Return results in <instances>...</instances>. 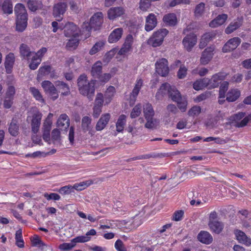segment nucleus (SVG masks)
Segmentation results:
<instances>
[{
	"label": "nucleus",
	"mask_w": 251,
	"mask_h": 251,
	"mask_svg": "<svg viewBox=\"0 0 251 251\" xmlns=\"http://www.w3.org/2000/svg\"><path fill=\"white\" fill-rule=\"evenodd\" d=\"M168 94L171 99L177 103L178 108L182 112H185L188 104L187 99L182 96L179 91L175 87H171L168 83L162 84L156 94V97L159 99L165 95Z\"/></svg>",
	"instance_id": "f257e3e1"
},
{
	"label": "nucleus",
	"mask_w": 251,
	"mask_h": 251,
	"mask_svg": "<svg viewBox=\"0 0 251 251\" xmlns=\"http://www.w3.org/2000/svg\"><path fill=\"white\" fill-rule=\"evenodd\" d=\"M96 80L88 81L85 75H82L77 79V86L80 94L92 100L95 94Z\"/></svg>",
	"instance_id": "f03ea898"
},
{
	"label": "nucleus",
	"mask_w": 251,
	"mask_h": 251,
	"mask_svg": "<svg viewBox=\"0 0 251 251\" xmlns=\"http://www.w3.org/2000/svg\"><path fill=\"white\" fill-rule=\"evenodd\" d=\"M16 16V29L19 32H23L27 25V13L25 6L22 3L16 4L14 8Z\"/></svg>",
	"instance_id": "7ed1b4c3"
},
{
	"label": "nucleus",
	"mask_w": 251,
	"mask_h": 251,
	"mask_svg": "<svg viewBox=\"0 0 251 251\" xmlns=\"http://www.w3.org/2000/svg\"><path fill=\"white\" fill-rule=\"evenodd\" d=\"M103 23V15L102 12L95 13L91 18L90 22H84L82 25V32H86V38L90 36V32L92 28L99 29Z\"/></svg>",
	"instance_id": "20e7f679"
},
{
	"label": "nucleus",
	"mask_w": 251,
	"mask_h": 251,
	"mask_svg": "<svg viewBox=\"0 0 251 251\" xmlns=\"http://www.w3.org/2000/svg\"><path fill=\"white\" fill-rule=\"evenodd\" d=\"M168 31L166 29H160L154 32L152 36L148 39V44L153 47L161 46L165 37L168 34Z\"/></svg>",
	"instance_id": "39448f33"
},
{
	"label": "nucleus",
	"mask_w": 251,
	"mask_h": 251,
	"mask_svg": "<svg viewBox=\"0 0 251 251\" xmlns=\"http://www.w3.org/2000/svg\"><path fill=\"white\" fill-rule=\"evenodd\" d=\"M41 86L45 93L49 98L54 101L59 97V92L57 88L49 80H44L41 83Z\"/></svg>",
	"instance_id": "423d86ee"
},
{
	"label": "nucleus",
	"mask_w": 251,
	"mask_h": 251,
	"mask_svg": "<svg viewBox=\"0 0 251 251\" xmlns=\"http://www.w3.org/2000/svg\"><path fill=\"white\" fill-rule=\"evenodd\" d=\"M42 114L37 110L33 109V113L30 112L27 117V121H31L32 131L37 133L39 129Z\"/></svg>",
	"instance_id": "0eeeda50"
},
{
	"label": "nucleus",
	"mask_w": 251,
	"mask_h": 251,
	"mask_svg": "<svg viewBox=\"0 0 251 251\" xmlns=\"http://www.w3.org/2000/svg\"><path fill=\"white\" fill-rule=\"evenodd\" d=\"M236 126L241 127L246 126L251 121V114L246 115L245 113L238 112L231 117L230 119Z\"/></svg>",
	"instance_id": "6e6552de"
},
{
	"label": "nucleus",
	"mask_w": 251,
	"mask_h": 251,
	"mask_svg": "<svg viewBox=\"0 0 251 251\" xmlns=\"http://www.w3.org/2000/svg\"><path fill=\"white\" fill-rule=\"evenodd\" d=\"M64 34L65 36L68 37L72 38L78 37L80 33L86 34V32H82V28L81 30H79L75 25L71 22L67 23L64 26Z\"/></svg>",
	"instance_id": "1a4fd4ad"
},
{
	"label": "nucleus",
	"mask_w": 251,
	"mask_h": 251,
	"mask_svg": "<svg viewBox=\"0 0 251 251\" xmlns=\"http://www.w3.org/2000/svg\"><path fill=\"white\" fill-rule=\"evenodd\" d=\"M155 71L162 76H166L169 73L168 60L165 58H161L155 63Z\"/></svg>",
	"instance_id": "9d476101"
},
{
	"label": "nucleus",
	"mask_w": 251,
	"mask_h": 251,
	"mask_svg": "<svg viewBox=\"0 0 251 251\" xmlns=\"http://www.w3.org/2000/svg\"><path fill=\"white\" fill-rule=\"evenodd\" d=\"M197 43V36L194 33L187 35L182 40V45L185 50L190 51Z\"/></svg>",
	"instance_id": "9b49d317"
},
{
	"label": "nucleus",
	"mask_w": 251,
	"mask_h": 251,
	"mask_svg": "<svg viewBox=\"0 0 251 251\" xmlns=\"http://www.w3.org/2000/svg\"><path fill=\"white\" fill-rule=\"evenodd\" d=\"M125 10L122 7H112L110 8L107 12V18L112 21H114L121 17L125 14Z\"/></svg>",
	"instance_id": "f8f14e48"
},
{
	"label": "nucleus",
	"mask_w": 251,
	"mask_h": 251,
	"mask_svg": "<svg viewBox=\"0 0 251 251\" xmlns=\"http://www.w3.org/2000/svg\"><path fill=\"white\" fill-rule=\"evenodd\" d=\"M66 8L67 4L65 2H59L54 5L53 15L59 22L62 20L61 16L65 13Z\"/></svg>",
	"instance_id": "ddd939ff"
},
{
	"label": "nucleus",
	"mask_w": 251,
	"mask_h": 251,
	"mask_svg": "<svg viewBox=\"0 0 251 251\" xmlns=\"http://www.w3.org/2000/svg\"><path fill=\"white\" fill-rule=\"evenodd\" d=\"M124 30L122 27H118L113 29L109 34L107 41L109 43H116L122 38Z\"/></svg>",
	"instance_id": "4468645a"
},
{
	"label": "nucleus",
	"mask_w": 251,
	"mask_h": 251,
	"mask_svg": "<svg viewBox=\"0 0 251 251\" xmlns=\"http://www.w3.org/2000/svg\"><path fill=\"white\" fill-rule=\"evenodd\" d=\"M241 41L238 37H234L229 39L224 46L223 51L227 52L235 49L240 44Z\"/></svg>",
	"instance_id": "2eb2a0df"
},
{
	"label": "nucleus",
	"mask_w": 251,
	"mask_h": 251,
	"mask_svg": "<svg viewBox=\"0 0 251 251\" xmlns=\"http://www.w3.org/2000/svg\"><path fill=\"white\" fill-rule=\"evenodd\" d=\"M227 74L221 72L213 75L211 79H209L208 87L213 88L218 87L220 82L226 78Z\"/></svg>",
	"instance_id": "dca6fc26"
},
{
	"label": "nucleus",
	"mask_w": 251,
	"mask_h": 251,
	"mask_svg": "<svg viewBox=\"0 0 251 251\" xmlns=\"http://www.w3.org/2000/svg\"><path fill=\"white\" fill-rule=\"evenodd\" d=\"M214 50L215 48L213 46H210L204 50L200 59L201 64L206 65L209 63L213 57Z\"/></svg>",
	"instance_id": "f3484780"
},
{
	"label": "nucleus",
	"mask_w": 251,
	"mask_h": 251,
	"mask_svg": "<svg viewBox=\"0 0 251 251\" xmlns=\"http://www.w3.org/2000/svg\"><path fill=\"white\" fill-rule=\"evenodd\" d=\"M133 43V37L131 35H128L126 39L125 42L122 48L118 52L121 55H127L132 51V44Z\"/></svg>",
	"instance_id": "a211bd4d"
},
{
	"label": "nucleus",
	"mask_w": 251,
	"mask_h": 251,
	"mask_svg": "<svg viewBox=\"0 0 251 251\" xmlns=\"http://www.w3.org/2000/svg\"><path fill=\"white\" fill-rule=\"evenodd\" d=\"M111 115L109 113L102 114L96 124V129L97 131H101L108 124Z\"/></svg>",
	"instance_id": "6ab92c4d"
},
{
	"label": "nucleus",
	"mask_w": 251,
	"mask_h": 251,
	"mask_svg": "<svg viewBox=\"0 0 251 251\" xmlns=\"http://www.w3.org/2000/svg\"><path fill=\"white\" fill-rule=\"evenodd\" d=\"M234 234L236 239L240 243L247 246H250L251 245V238L248 237L242 231L236 229L234 231Z\"/></svg>",
	"instance_id": "aec40b11"
},
{
	"label": "nucleus",
	"mask_w": 251,
	"mask_h": 251,
	"mask_svg": "<svg viewBox=\"0 0 251 251\" xmlns=\"http://www.w3.org/2000/svg\"><path fill=\"white\" fill-rule=\"evenodd\" d=\"M157 25V19L154 14H150L146 19L145 29L147 31L152 30Z\"/></svg>",
	"instance_id": "412c9836"
},
{
	"label": "nucleus",
	"mask_w": 251,
	"mask_h": 251,
	"mask_svg": "<svg viewBox=\"0 0 251 251\" xmlns=\"http://www.w3.org/2000/svg\"><path fill=\"white\" fill-rule=\"evenodd\" d=\"M56 125L61 129H66L70 125V120L68 116L65 114H61L57 121Z\"/></svg>",
	"instance_id": "4be33fe9"
},
{
	"label": "nucleus",
	"mask_w": 251,
	"mask_h": 251,
	"mask_svg": "<svg viewBox=\"0 0 251 251\" xmlns=\"http://www.w3.org/2000/svg\"><path fill=\"white\" fill-rule=\"evenodd\" d=\"M14 62L15 55L13 53H9L6 56L4 65L7 74L11 73Z\"/></svg>",
	"instance_id": "5701e85b"
},
{
	"label": "nucleus",
	"mask_w": 251,
	"mask_h": 251,
	"mask_svg": "<svg viewBox=\"0 0 251 251\" xmlns=\"http://www.w3.org/2000/svg\"><path fill=\"white\" fill-rule=\"evenodd\" d=\"M240 91L237 88L230 89L226 95V99L228 101L233 102L236 100L240 96Z\"/></svg>",
	"instance_id": "b1692460"
},
{
	"label": "nucleus",
	"mask_w": 251,
	"mask_h": 251,
	"mask_svg": "<svg viewBox=\"0 0 251 251\" xmlns=\"http://www.w3.org/2000/svg\"><path fill=\"white\" fill-rule=\"evenodd\" d=\"M198 239L199 241L205 244H210L213 241L212 236L209 232L205 231H201L199 233Z\"/></svg>",
	"instance_id": "393cba45"
},
{
	"label": "nucleus",
	"mask_w": 251,
	"mask_h": 251,
	"mask_svg": "<svg viewBox=\"0 0 251 251\" xmlns=\"http://www.w3.org/2000/svg\"><path fill=\"white\" fill-rule=\"evenodd\" d=\"M227 18V15L225 14L219 15L216 18L209 23V26L212 28L217 27L223 25Z\"/></svg>",
	"instance_id": "a878e982"
},
{
	"label": "nucleus",
	"mask_w": 251,
	"mask_h": 251,
	"mask_svg": "<svg viewBox=\"0 0 251 251\" xmlns=\"http://www.w3.org/2000/svg\"><path fill=\"white\" fill-rule=\"evenodd\" d=\"M216 34L215 32L206 33L203 34L200 40L199 47L201 49L204 48L208 42L215 38Z\"/></svg>",
	"instance_id": "bb28decb"
},
{
	"label": "nucleus",
	"mask_w": 251,
	"mask_h": 251,
	"mask_svg": "<svg viewBox=\"0 0 251 251\" xmlns=\"http://www.w3.org/2000/svg\"><path fill=\"white\" fill-rule=\"evenodd\" d=\"M126 116L121 115L118 118L116 123V129L118 132H122L126 123Z\"/></svg>",
	"instance_id": "cd10ccee"
},
{
	"label": "nucleus",
	"mask_w": 251,
	"mask_h": 251,
	"mask_svg": "<svg viewBox=\"0 0 251 251\" xmlns=\"http://www.w3.org/2000/svg\"><path fill=\"white\" fill-rule=\"evenodd\" d=\"M102 63L100 61L96 62L92 67L91 70V75L94 77L98 78L102 72Z\"/></svg>",
	"instance_id": "c85d7f7f"
},
{
	"label": "nucleus",
	"mask_w": 251,
	"mask_h": 251,
	"mask_svg": "<svg viewBox=\"0 0 251 251\" xmlns=\"http://www.w3.org/2000/svg\"><path fill=\"white\" fill-rule=\"evenodd\" d=\"M115 92L116 90L114 87L110 86L107 88L103 96L105 99V105H108L111 102Z\"/></svg>",
	"instance_id": "c756f323"
},
{
	"label": "nucleus",
	"mask_w": 251,
	"mask_h": 251,
	"mask_svg": "<svg viewBox=\"0 0 251 251\" xmlns=\"http://www.w3.org/2000/svg\"><path fill=\"white\" fill-rule=\"evenodd\" d=\"M29 90L30 93L36 100L43 104L45 103V100L43 96L39 89L35 87H31Z\"/></svg>",
	"instance_id": "7c9ffc66"
},
{
	"label": "nucleus",
	"mask_w": 251,
	"mask_h": 251,
	"mask_svg": "<svg viewBox=\"0 0 251 251\" xmlns=\"http://www.w3.org/2000/svg\"><path fill=\"white\" fill-rule=\"evenodd\" d=\"M209 79L204 78L196 80L193 83V88L197 91L202 90L206 87H208Z\"/></svg>",
	"instance_id": "2f4dec72"
},
{
	"label": "nucleus",
	"mask_w": 251,
	"mask_h": 251,
	"mask_svg": "<svg viewBox=\"0 0 251 251\" xmlns=\"http://www.w3.org/2000/svg\"><path fill=\"white\" fill-rule=\"evenodd\" d=\"M163 20L166 24L171 26L175 25L177 23L176 16L174 13L165 15L163 17Z\"/></svg>",
	"instance_id": "473e14b6"
},
{
	"label": "nucleus",
	"mask_w": 251,
	"mask_h": 251,
	"mask_svg": "<svg viewBox=\"0 0 251 251\" xmlns=\"http://www.w3.org/2000/svg\"><path fill=\"white\" fill-rule=\"evenodd\" d=\"M105 44V41L104 40H100L97 42L89 50L90 55H94L99 52L104 48Z\"/></svg>",
	"instance_id": "72a5a7b5"
},
{
	"label": "nucleus",
	"mask_w": 251,
	"mask_h": 251,
	"mask_svg": "<svg viewBox=\"0 0 251 251\" xmlns=\"http://www.w3.org/2000/svg\"><path fill=\"white\" fill-rule=\"evenodd\" d=\"M242 19H237V21L231 23L225 29L226 34H230L242 25Z\"/></svg>",
	"instance_id": "f704fd0d"
},
{
	"label": "nucleus",
	"mask_w": 251,
	"mask_h": 251,
	"mask_svg": "<svg viewBox=\"0 0 251 251\" xmlns=\"http://www.w3.org/2000/svg\"><path fill=\"white\" fill-rule=\"evenodd\" d=\"M208 225L210 229L217 234L220 233L223 228V224L218 221L210 222Z\"/></svg>",
	"instance_id": "c9c22d12"
},
{
	"label": "nucleus",
	"mask_w": 251,
	"mask_h": 251,
	"mask_svg": "<svg viewBox=\"0 0 251 251\" xmlns=\"http://www.w3.org/2000/svg\"><path fill=\"white\" fill-rule=\"evenodd\" d=\"M1 9L4 13L10 14L13 12V5L11 0H5L1 5Z\"/></svg>",
	"instance_id": "e433bc0d"
},
{
	"label": "nucleus",
	"mask_w": 251,
	"mask_h": 251,
	"mask_svg": "<svg viewBox=\"0 0 251 251\" xmlns=\"http://www.w3.org/2000/svg\"><path fill=\"white\" fill-rule=\"evenodd\" d=\"M143 112L145 118L149 119L153 117L154 115V111L152 105L150 103H146L144 105Z\"/></svg>",
	"instance_id": "4c0bfd02"
},
{
	"label": "nucleus",
	"mask_w": 251,
	"mask_h": 251,
	"mask_svg": "<svg viewBox=\"0 0 251 251\" xmlns=\"http://www.w3.org/2000/svg\"><path fill=\"white\" fill-rule=\"evenodd\" d=\"M56 87L61 91V95L64 96L68 95L70 94L69 87L62 81H58L56 82Z\"/></svg>",
	"instance_id": "58836bf2"
},
{
	"label": "nucleus",
	"mask_w": 251,
	"mask_h": 251,
	"mask_svg": "<svg viewBox=\"0 0 251 251\" xmlns=\"http://www.w3.org/2000/svg\"><path fill=\"white\" fill-rule=\"evenodd\" d=\"M8 131L9 133L13 136H16L19 133V126L17 124V122L13 119L11 122Z\"/></svg>",
	"instance_id": "ea45409f"
},
{
	"label": "nucleus",
	"mask_w": 251,
	"mask_h": 251,
	"mask_svg": "<svg viewBox=\"0 0 251 251\" xmlns=\"http://www.w3.org/2000/svg\"><path fill=\"white\" fill-rule=\"evenodd\" d=\"M92 184L91 180H87L85 181L80 182L79 183H75L73 186V190L82 191Z\"/></svg>",
	"instance_id": "a19ab883"
},
{
	"label": "nucleus",
	"mask_w": 251,
	"mask_h": 251,
	"mask_svg": "<svg viewBox=\"0 0 251 251\" xmlns=\"http://www.w3.org/2000/svg\"><path fill=\"white\" fill-rule=\"evenodd\" d=\"M15 240L16 244L18 247L20 248L24 247V241L23 238L22 230L21 229H19L16 231L15 233Z\"/></svg>",
	"instance_id": "79ce46f5"
},
{
	"label": "nucleus",
	"mask_w": 251,
	"mask_h": 251,
	"mask_svg": "<svg viewBox=\"0 0 251 251\" xmlns=\"http://www.w3.org/2000/svg\"><path fill=\"white\" fill-rule=\"evenodd\" d=\"M20 50L21 55L24 57H26L28 58L32 54L30 48L26 44H22L20 46Z\"/></svg>",
	"instance_id": "37998d69"
},
{
	"label": "nucleus",
	"mask_w": 251,
	"mask_h": 251,
	"mask_svg": "<svg viewBox=\"0 0 251 251\" xmlns=\"http://www.w3.org/2000/svg\"><path fill=\"white\" fill-rule=\"evenodd\" d=\"M78 37H72L69 40L66 45V47L69 50H74L76 48L79 43Z\"/></svg>",
	"instance_id": "c03bdc74"
},
{
	"label": "nucleus",
	"mask_w": 251,
	"mask_h": 251,
	"mask_svg": "<svg viewBox=\"0 0 251 251\" xmlns=\"http://www.w3.org/2000/svg\"><path fill=\"white\" fill-rule=\"evenodd\" d=\"M118 50L117 48H113L104 55L103 61L106 63H108L116 54Z\"/></svg>",
	"instance_id": "a18cd8bd"
},
{
	"label": "nucleus",
	"mask_w": 251,
	"mask_h": 251,
	"mask_svg": "<svg viewBox=\"0 0 251 251\" xmlns=\"http://www.w3.org/2000/svg\"><path fill=\"white\" fill-rule=\"evenodd\" d=\"M27 5L29 9L32 11H35L42 7V4L40 2L34 0H29L27 2Z\"/></svg>",
	"instance_id": "49530a36"
},
{
	"label": "nucleus",
	"mask_w": 251,
	"mask_h": 251,
	"mask_svg": "<svg viewBox=\"0 0 251 251\" xmlns=\"http://www.w3.org/2000/svg\"><path fill=\"white\" fill-rule=\"evenodd\" d=\"M142 112V106L141 104L136 105L130 113V117L132 119L138 117L140 115Z\"/></svg>",
	"instance_id": "de8ad7c7"
},
{
	"label": "nucleus",
	"mask_w": 251,
	"mask_h": 251,
	"mask_svg": "<svg viewBox=\"0 0 251 251\" xmlns=\"http://www.w3.org/2000/svg\"><path fill=\"white\" fill-rule=\"evenodd\" d=\"M94 105L102 107L105 105V99H104L103 95L101 93H98L96 97Z\"/></svg>",
	"instance_id": "09e8293b"
},
{
	"label": "nucleus",
	"mask_w": 251,
	"mask_h": 251,
	"mask_svg": "<svg viewBox=\"0 0 251 251\" xmlns=\"http://www.w3.org/2000/svg\"><path fill=\"white\" fill-rule=\"evenodd\" d=\"M75 246V244L74 242H73V239L71 240V242L70 243H64L60 244L58 248L61 251H68L72 248H73Z\"/></svg>",
	"instance_id": "8fccbe9b"
},
{
	"label": "nucleus",
	"mask_w": 251,
	"mask_h": 251,
	"mask_svg": "<svg viewBox=\"0 0 251 251\" xmlns=\"http://www.w3.org/2000/svg\"><path fill=\"white\" fill-rule=\"evenodd\" d=\"M147 122L145 124V127L147 128H153L155 127L158 124V121L153 117L145 118Z\"/></svg>",
	"instance_id": "3c124183"
},
{
	"label": "nucleus",
	"mask_w": 251,
	"mask_h": 251,
	"mask_svg": "<svg viewBox=\"0 0 251 251\" xmlns=\"http://www.w3.org/2000/svg\"><path fill=\"white\" fill-rule=\"evenodd\" d=\"M57 191L60 194L63 195H69L74 192L73 187L70 185L62 187Z\"/></svg>",
	"instance_id": "603ef678"
},
{
	"label": "nucleus",
	"mask_w": 251,
	"mask_h": 251,
	"mask_svg": "<svg viewBox=\"0 0 251 251\" xmlns=\"http://www.w3.org/2000/svg\"><path fill=\"white\" fill-rule=\"evenodd\" d=\"M229 83L227 81L223 82L220 87L219 90V98L224 99L225 97V93L227 91Z\"/></svg>",
	"instance_id": "864d4df0"
},
{
	"label": "nucleus",
	"mask_w": 251,
	"mask_h": 251,
	"mask_svg": "<svg viewBox=\"0 0 251 251\" xmlns=\"http://www.w3.org/2000/svg\"><path fill=\"white\" fill-rule=\"evenodd\" d=\"M53 116V114L49 113L48 117L45 120L43 125V129L50 130L52 125V119Z\"/></svg>",
	"instance_id": "5fc2aeb1"
},
{
	"label": "nucleus",
	"mask_w": 251,
	"mask_h": 251,
	"mask_svg": "<svg viewBox=\"0 0 251 251\" xmlns=\"http://www.w3.org/2000/svg\"><path fill=\"white\" fill-rule=\"evenodd\" d=\"M92 119L88 116L84 117L82 119V127L83 129L86 131L89 130L90 129V125L91 123Z\"/></svg>",
	"instance_id": "6e6d98bb"
},
{
	"label": "nucleus",
	"mask_w": 251,
	"mask_h": 251,
	"mask_svg": "<svg viewBox=\"0 0 251 251\" xmlns=\"http://www.w3.org/2000/svg\"><path fill=\"white\" fill-rule=\"evenodd\" d=\"M41 62V60L40 58H37L33 55L29 63V67L30 69L34 70L37 68Z\"/></svg>",
	"instance_id": "4d7b16f0"
},
{
	"label": "nucleus",
	"mask_w": 251,
	"mask_h": 251,
	"mask_svg": "<svg viewBox=\"0 0 251 251\" xmlns=\"http://www.w3.org/2000/svg\"><path fill=\"white\" fill-rule=\"evenodd\" d=\"M187 68L184 65H182L177 72V75L179 79L184 78L187 75Z\"/></svg>",
	"instance_id": "13d9d810"
},
{
	"label": "nucleus",
	"mask_w": 251,
	"mask_h": 251,
	"mask_svg": "<svg viewBox=\"0 0 251 251\" xmlns=\"http://www.w3.org/2000/svg\"><path fill=\"white\" fill-rule=\"evenodd\" d=\"M91 237H88L85 234V235L79 236L73 239V242L75 244L76 243H85L91 240Z\"/></svg>",
	"instance_id": "bf43d9fd"
},
{
	"label": "nucleus",
	"mask_w": 251,
	"mask_h": 251,
	"mask_svg": "<svg viewBox=\"0 0 251 251\" xmlns=\"http://www.w3.org/2000/svg\"><path fill=\"white\" fill-rule=\"evenodd\" d=\"M51 70V67L49 65H46L40 67L39 70V74L38 77L40 76L47 75L49 74Z\"/></svg>",
	"instance_id": "052dcab7"
},
{
	"label": "nucleus",
	"mask_w": 251,
	"mask_h": 251,
	"mask_svg": "<svg viewBox=\"0 0 251 251\" xmlns=\"http://www.w3.org/2000/svg\"><path fill=\"white\" fill-rule=\"evenodd\" d=\"M44 196L45 198L47 199V200L50 201L51 200L54 201H59L61 199V197L57 193H50L48 194V193H45L44 194Z\"/></svg>",
	"instance_id": "680f3d73"
},
{
	"label": "nucleus",
	"mask_w": 251,
	"mask_h": 251,
	"mask_svg": "<svg viewBox=\"0 0 251 251\" xmlns=\"http://www.w3.org/2000/svg\"><path fill=\"white\" fill-rule=\"evenodd\" d=\"M151 6L150 0H141L140 9L143 11H147Z\"/></svg>",
	"instance_id": "e2e57ef3"
},
{
	"label": "nucleus",
	"mask_w": 251,
	"mask_h": 251,
	"mask_svg": "<svg viewBox=\"0 0 251 251\" xmlns=\"http://www.w3.org/2000/svg\"><path fill=\"white\" fill-rule=\"evenodd\" d=\"M139 91V89H136V88L134 87L130 96V105H133L135 103L137 96H138Z\"/></svg>",
	"instance_id": "0e129e2a"
},
{
	"label": "nucleus",
	"mask_w": 251,
	"mask_h": 251,
	"mask_svg": "<svg viewBox=\"0 0 251 251\" xmlns=\"http://www.w3.org/2000/svg\"><path fill=\"white\" fill-rule=\"evenodd\" d=\"M115 227H117L116 221H112L107 222L106 225H100V229H113Z\"/></svg>",
	"instance_id": "69168bd1"
},
{
	"label": "nucleus",
	"mask_w": 251,
	"mask_h": 251,
	"mask_svg": "<svg viewBox=\"0 0 251 251\" xmlns=\"http://www.w3.org/2000/svg\"><path fill=\"white\" fill-rule=\"evenodd\" d=\"M114 247L117 251H127L123 242L120 239L115 242Z\"/></svg>",
	"instance_id": "338daca9"
},
{
	"label": "nucleus",
	"mask_w": 251,
	"mask_h": 251,
	"mask_svg": "<svg viewBox=\"0 0 251 251\" xmlns=\"http://www.w3.org/2000/svg\"><path fill=\"white\" fill-rule=\"evenodd\" d=\"M201 111L200 106H195L192 107L188 111V115L191 116H194L199 115Z\"/></svg>",
	"instance_id": "774afa93"
}]
</instances>
